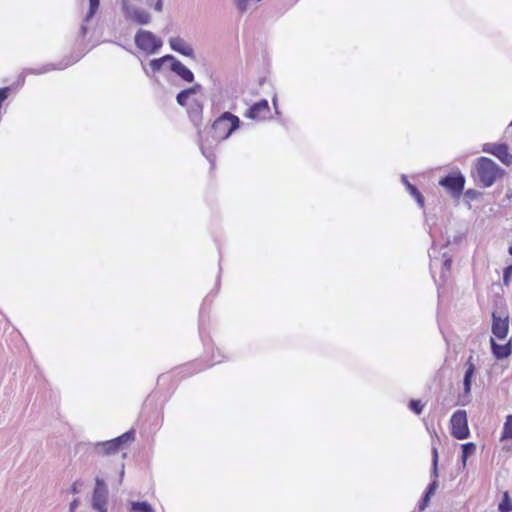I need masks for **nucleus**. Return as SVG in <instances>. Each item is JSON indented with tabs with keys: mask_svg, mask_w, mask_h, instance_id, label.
Returning a JSON list of instances; mask_svg holds the SVG:
<instances>
[{
	"mask_svg": "<svg viewBox=\"0 0 512 512\" xmlns=\"http://www.w3.org/2000/svg\"><path fill=\"white\" fill-rule=\"evenodd\" d=\"M479 196V192L474 189H468L465 191V197L475 200Z\"/></svg>",
	"mask_w": 512,
	"mask_h": 512,
	"instance_id": "37",
	"label": "nucleus"
},
{
	"mask_svg": "<svg viewBox=\"0 0 512 512\" xmlns=\"http://www.w3.org/2000/svg\"><path fill=\"white\" fill-rule=\"evenodd\" d=\"M512 511V499L508 492H504L502 499L498 505V512H511Z\"/></svg>",
	"mask_w": 512,
	"mask_h": 512,
	"instance_id": "27",
	"label": "nucleus"
},
{
	"mask_svg": "<svg viewBox=\"0 0 512 512\" xmlns=\"http://www.w3.org/2000/svg\"><path fill=\"white\" fill-rule=\"evenodd\" d=\"M108 487L105 480L100 477L95 478V486L92 493L91 506L97 512H107Z\"/></svg>",
	"mask_w": 512,
	"mask_h": 512,
	"instance_id": "7",
	"label": "nucleus"
},
{
	"mask_svg": "<svg viewBox=\"0 0 512 512\" xmlns=\"http://www.w3.org/2000/svg\"><path fill=\"white\" fill-rule=\"evenodd\" d=\"M490 344H491L492 354L497 360L506 359L512 354L511 341L507 342L506 344H498V343H496L494 338H491Z\"/></svg>",
	"mask_w": 512,
	"mask_h": 512,
	"instance_id": "20",
	"label": "nucleus"
},
{
	"mask_svg": "<svg viewBox=\"0 0 512 512\" xmlns=\"http://www.w3.org/2000/svg\"><path fill=\"white\" fill-rule=\"evenodd\" d=\"M262 0H234V5L238 12L245 13L248 10V5L251 3H259Z\"/></svg>",
	"mask_w": 512,
	"mask_h": 512,
	"instance_id": "30",
	"label": "nucleus"
},
{
	"mask_svg": "<svg viewBox=\"0 0 512 512\" xmlns=\"http://www.w3.org/2000/svg\"><path fill=\"white\" fill-rule=\"evenodd\" d=\"M401 182L405 186L409 194L415 199L420 208H424L425 198L418 190V188L409 182L408 177L405 174L401 175Z\"/></svg>",
	"mask_w": 512,
	"mask_h": 512,
	"instance_id": "21",
	"label": "nucleus"
},
{
	"mask_svg": "<svg viewBox=\"0 0 512 512\" xmlns=\"http://www.w3.org/2000/svg\"><path fill=\"white\" fill-rule=\"evenodd\" d=\"M429 256H431V254H429ZM431 260H430V269L432 270L434 266H436L439 262V259L438 258H432L430 257Z\"/></svg>",
	"mask_w": 512,
	"mask_h": 512,
	"instance_id": "40",
	"label": "nucleus"
},
{
	"mask_svg": "<svg viewBox=\"0 0 512 512\" xmlns=\"http://www.w3.org/2000/svg\"><path fill=\"white\" fill-rule=\"evenodd\" d=\"M130 512H155V509L148 501H131Z\"/></svg>",
	"mask_w": 512,
	"mask_h": 512,
	"instance_id": "25",
	"label": "nucleus"
},
{
	"mask_svg": "<svg viewBox=\"0 0 512 512\" xmlns=\"http://www.w3.org/2000/svg\"><path fill=\"white\" fill-rule=\"evenodd\" d=\"M189 97L190 95L188 94L186 89H183L176 95V102L179 106L185 107L187 106Z\"/></svg>",
	"mask_w": 512,
	"mask_h": 512,
	"instance_id": "33",
	"label": "nucleus"
},
{
	"mask_svg": "<svg viewBox=\"0 0 512 512\" xmlns=\"http://www.w3.org/2000/svg\"><path fill=\"white\" fill-rule=\"evenodd\" d=\"M451 435L458 439L464 440L470 436V431L467 422V413L465 410L455 411L450 419Z\"/></svg>",
	"mask_w": 512,
	"mask_h": 512,
	"instance_id": "8",
	"label": "nucleus"
},
{
	"mask_svg": "<svg viewBox=\"0 0 512 512\" xmlns=\"http://www.w3.org/2000/svg\"><path fill=\"white\" fill-rule=\"evenodd\" d=\"M203 109V103L198 99H194L187 109L188 116L197 129L201 128L203 122Z\"/></svg>",
	"mask_w": 512,
	"mask_h": 512,
	"instance_id": "18",
	"label": "nucleus"
},
{
	"mask_svg": "<svg viewBox=\"0 0 512 512\" xmlns=\"http://www.w3.org/2000/svg\"><path fill=\"white\" fill-rule=\"evenodd\" d=\"M209 79L213 83V85H216L217 77L213 73L210 74Z\"/></svg>",
	"mask_w": 512,
	"mask_h": 512,
	"instance_id": "42",
	"label": "nucleus"
},
{
	"mask_svg": "<svg viewBox=\"0 0 512 512\" xmlns=\"http://www.w3.org/2000/svg\"><path fill=\"white\" fill-rule=\"evenodd\" d=\"M197 130H198V136H199L198 144H199L201 153L209 161V163L211 164V167L213 168L215 165V158H216L214 150L218 146V144L223 140L218 139V136L215 133H213L211 136L207 135L206 137H204L201 128H199Z\"/></svg>",
	"mask_w": 512,
	"mask_h": 512,
	"instance_id": "9",
	"label": "nucleus"
},
{
	"mask_svg": "<svg viewBox=\"0 0 512 512\" xmlns=\"http://www.w3.org/2000/svg\"><path fill=\"white\" fill-rule=\"evenodd\" d=\"M209 296L210 295H207L205 297V299L203 300V303H202V306H201L200 312H199V333H200V336H201L203 342H204L203 332H204V329H205L204 306L208 302Z\"/></svg>",
	"mask_w": 512,
	"mask_h": 512,
	"instance_id": "28",
	"label": "nucleus"
},
{
	"mask_svg": "<svg viewBox=\"0 0 512 512\" xmlns=\"http://www.w3.org/2000/svg\"><path fill=\"white\" fill-rule=\"evenodd\" d=\"M134 439L135 431L131 429L114 439L96 442L94 444V452L98 455H113Z\"/></svg>",
	"mask_w": 512,
	"mask_h": 512,
	"instance_id": "3",
	"label": "nucleus"
},
{
	"mask_svg": "<svg viewBox=\"0 0 512 512\" xmlns=\"http://www.w3.org/2000/svg\"><path fill=\"white\" fill-rule=\"evenodd\" d=\"M169 46L170 48L189 58H195V52L191 45H189L183 38L181 37H171L169 39Z\"/></svg>",
	"mask_w": 512,
	"mask_h": 512,
	"instance_id": "16",
	"label": "nucleus"
},
{
	"mask_svg": "<svg viewBox=\"0 0 512 512\" xmlns=\"http://www.w3.org/2000/svg\"><path fill=\"white\" fill-rule=\"evenodd\" d=\"M120 5L126 20L137 25H147L151 22V14L142 8L132 5L129 0H122Z\"/></svg>",
	"mask_w": 512,
	"mask_h": 512,
	"instance_id": "5",
	"label": "nucleus"
},
{
	"mask_svg": "<svg viewBox=\"0 0 512 512\" xmlns=\"http://www.w3.org/2000/svg\"><path fill=\"white\" fill-rule=\"evenodd\" d=\"M86 23L87 22L83 21V23H82V25L80 27V34H81L82 37H85L87 32H88V28L86 26Z\"/></svg>",
	"mask_w": 512,
	"mask_h": 512,
	"instance_id": "38",
	"label": "nucleus"
},
{
	"mask_svg": "<svg viewBox=\"0 0 512 512\" xmlns=\"http://www.w3.org/2000/svg\"><path fill=\"white\" fill-rule=\"evenodd\" d=\"M475 451L476 445L473 442H467L461 445V463L463 468L466 467L468 458L472 456Z\"/></svg>",
	"mask_w": 512,
	"mask_h": 512,
	"instance_id": "24",
	"label": "nucleus"
},
{
	"mask_svg": "<svg viewBox=\"0 0 512 512\" xmlns=\"http://www.w3.org/2000/svg\"><path fill=\"white\" fill-rule=\"evenodd\" d=\"M203 87L199 83H194L191 87L186 88V91L190 96L200 93Z\"/></svg>",
	"mask_w": 512,
	"mask_h": 512,
	"instance_id": "36",
	"label": "nucleus"
},
{
	"mask_svg": "<svg viewBox=\"0 0 512 512\" xmlns=\"http://www.w3.org/2000/svg\"><path fill=\"white\" fill-rule=\"evenodd\" d=\"M408 407L416 415H420L424 409V404L420 400L412 399L409 401Z\"/></svg>",
	"mask_w": 512,
	"mask_h": 512,
	"instance_id": "32",
	"label": "nucleus"
},
{
	"mask_svg": "<svg viewBox=\"0 0 512 512\" xmlns=\"http://www.w3.org/2000/svg\"><path fill=\"white\" fill-rule=\"evenodd\" d=\"M79 485H81V483L79 481H75L72 486H71V492L76 494L79 492Z\"/></svg>",
	"mask_w": 512,
	"mask_h": 512,
	"instance_id": "39",
	"label": "nucleus"
},
{
	"mask_svg": "<svg viewBox=\"0 0 512 512\" xmlns=\"http://www.w3.org/2000/svg\"><path fill=\"white\" fill-rule=\"evenodd\" d=\"M452 265V257L449 256L447 253H443V260H442V271H441V278L444 279L446 277V272H449Z\"/></svg>",
	"mask_w": 512,
	"mask_h": 512,
	"instance_id": "31",
	"label": "nucleus"
},
{
	"mask_svg": "<svg viewBox=\"0 0 512 512\" xmlns=\"http://www.w3.org/2000/svg\"><path fill=\"white\" fill-rule=\"evenodd\" d=\"M240 118L229 111L223 112L211 125V130L223 141L228 139L241 126Z\"/></svg>",
	"mask_w": 512,
	"mask_h": 512,
	"instance_id": "2",
	"label": "nucleus"
},
{
	"mask_svg": "<svg viewBox=\"0 0 512 512\" xmlns=\"http://www.w3.org/2000/svg\"><path fill=\"white\" fill-rule=\"evenodd\" d=\"M136 47L147 55H154L163 46L161 38L149 30L139 29L134 37Z\"/></svg>",
	"mask_w": 512,
	"mask_h": 512,
	"instance_id": "4",
	"label": "nucleus"
},
{
	"mask_svg": "<svg viewBox=\"0 0 512 512\" xmlns=\"http://www.w3.org/2000/svg\"><path fill=\"white\" fill-rule=\"evenodd\" d=\"M512 277V264L508 265L503 270V284L509 285Z\"/></svg>",
	"mask_w": 512,
	"mask_h": 512,
	"instance_id": "34",
	"label": "nucleus"
},
{
	"mask_svg": "<svg viewBox=\"0 0 512 512\" xmlns=\"http://www.w3.org/2000/svg\"><path fill=\"white\" fill-rule=\"evenodd\" d=\"M503 174L504 170L492 159L482 156L476 160L473 176L483 188L491 187Z\"/></svg>",
	"mask_w": 512,
	"mask_h": 512,
	"instance_id": "1",
	"label": "nucleus"
},
{
	"mask_svg": "<svg viewBox=\"0 0 512 512\" xmlns=\"http://www.w3.org/2000/svg\"><path fill=\"white\" fill-rule=\"evenodd\" d=\"M169 70L184 82L193 83L195 80L194 73L175 56H173V60L169 65Z\"/></svg>",
	"mask_w": 512,
	"mask_h": 512,
	"instance_id": "15",
	"label": "nucleus"
},
{
	"mask_svg": "<svg viewBox=\"0 0 512 512\" xmlns=\"http://www.w3.org/2000/svg\"><path fill=\"white\" fill-rule=\"evenodd\" d=\"M437 488L438 484H436L435 482L428 484L421 499L418 502L419 511H424L428 507L431 497L435 494Z\"/></svg>",
	"mask_w": 512,
	"mask_h": 512,
	"instance_id": "22",
	"label": "nucleus"
},
{
	"mask_svg": "<svg viewBox=\"0 0 512 512\" xmlns=\"http://www.w3.org/2000/svg\"><path fill=\"white\" fill-rule=\"evenodd\" d=\"M465 176L460 172H451L442 177L439 185L443 187L453 197H459L465 187Z\"/></svg>",
	"mask_w": 512,
	"mask_h": 512,
	"instance_id": "6",
	"label": "nucleus"
},
{
	"mask_svg": "<svg viewBox=\"0 0 512 512\" xmlns=\"http://www.w3.org/2000/svg\"><path fill=\"white\" fill-rule=\"evenodd\" d=\"M431 456H432V459H431V472H430L431 481H430V483L435 482L436 484L439 485L438 480H437L439 477V469H438L439 454H438V449L435 446H433L431 449Z\"/></svg>",
	"mask_w": 512,
	"mask_h": 512,
	"instance_id": "23",
	"label": "nucleus"
},
{
	"mask_svg": "<svg viewBox=\"0 0 512 512\" xmlns=\"http://www.w3.org/2000/svg\"><path fill=\"white\" fill-rule=\"evenodd\" d=\"M219 273H221V269L219 270ZM221 276L218 274L217 280H216V286L218 287L220 285Z\"/></svg>",
	"mask_w": 512,
	"mask_h": 512,
	"instance_id": "44",
	"label": "nucleus"
},
{
	"mask_svg": "<svg viewBox=\"0 0 512 512\" xmlns=\"http://www.w3.org/2000/svg\"><path fill=\"white\" fill-rule=\"evenodd\" d=\"M272 102H273V105H274L276 113L279 114V110H278V107H277V98H276V96L273 97Z\"/></svg>",
	"mask_w": 512,
	"mask_h": 512,
	"instance_id": "43",
	"label": "nucleus"
},
{
	"mask_svg": "<svg viewBox=\"0 0 512 512\" xmlns=\"http://www.w3.org/2000/svg\"><path fill=\"white\" fill-rule=\"evenodd\" d=\"M500 439H501V441L508 440V439L512 440V415L511 414L506 416Z\"/></svg>",
	"mask_w": 512,
	"mask_h": 512,
	"instance_id": "26",
	"label": "nucleus"
},
{
	"mask_svg": "<svg viewBox=\"0 0 512 512\" xmlns=\"http://www.w3.org/2000/svg\"><path fill=\"white\" fill-rule=\"evenodd\" d=\"M492 334L499 340H504L509 331V317H501L496 312L492 313Z\"/></svg>",
	"mask_w": 512,
	"mask_h": 512,
	"instance_id": "13",
	"label": "nucleus"
},
{
	"mask_svg": "<svg viewBox=\"0 0 512 512\" xmlns=\"http://www.w3.org/2000/svg\"><path fill=\"white\" fill-rule=\"evenodd\" d=\"M78 506V500L77 499H74L70 505H69V508H70V511L73 512Z\"/></svg>",
	"mask_w": 512,
	"mask_h": 512,
	"instance_id": "41",
	"label": "nucleus"
},
{
	"mask_svg": "<svg viewBox=\"0 0 512 512\" xmlns=\"http://www.w3.org/2000/svg\"><path fill=\"white\" fill-rule=\"evenodd\" d=\"M123 477H124V466H122V470L120 472V483L122 482Z\"/></svg>",
	"mask_w": 512,
	"mask_h": 512,
	"instance_id": "45",
	"label": "nucleus"
},
{
	"mask_svg": "<svg viewBox=\"0 0 512 512\" xmlns=\"http://www.w3.org/2000/svg\"><path fill=\"white\" fill-rule=\"evenodd\" d=\"M79 59H80V57H69L67 59L61 60L57 64H52V63L46 64V65H43L42 67H40L38 69L26 68L24 70V73L25 74L40 75V74H44V73H47V72H50V71H53V70H64L67 67L71 66L72 64L78 62Z\"/></svg>",
	"mask_w": 512,
	"mask_h": 512,
	"instance_id": "12",
	"label": "nucleus"
},
{
	"mask_svg": "<svg viewBox=\"0 0 512 512\" xmlns=\"http://www.w3.org/2000/svg\"><path fill=\"white\" fill-rule=\"evenodd\" d=\"M223 359H224V356L221 354L220 350L217 349V355H215L214 353L212 354L210 364L203 366V367H196V366H198L197 362L189 363L186 366L181 368L180 373H183V376H190V375H193L194 373L202 371L203 369H205L207 367L221 363L223 361Z\"/></svg>",
	"mask_w": 512,
	"mask_h": 512,
	"instance_id": "17",
	"label": "nucleus"
},
{
	"mask_svg": "<svg viewBox=\"0 0 512 512\" xmlns=\"http://www.w3.org/2000/svg\"><path fill=\"white\" fill-rule=\"evenodd\" d=\"M482 152L495 156L506 166L512 164V155L506 143H485L482 145Z\"/></svg>",
	"mask_w": 512,
	"mask_h": 512,
	"instance_id": "11",
	"label": "nucleus"
},
{
	"mask_svg": "<svg viewBox=\"0 0 512 512\" xmlns=\"http://www.w3.org/2000/svg\"><path fill=\"white\" fill-rule=\"evenodd\" d=\"M100 6V0H89V10L84 18L85 22H89L96 12L98 11Z\"/></svg>",
	"mask_w": 512,
	"mask_h": 512,
	"instance_id": "29",
	"label": "nucleus"
},
{
	"mask_svg": "<svg viewBox=\"0 0 512 512\" xmlns=\"http://www.w3.org/2000/svg\"><path fill=\"white\" fill-rule=\"evenodd\" d=\"M508 253H509L510 256H512V244L508 248Z\"/></svg>",
	"mask_w": 512,
	"mask_h": 512,
	"instance_id": "46",
	"label": "nucleus"
},
{
	"mask_svg": "<svg viewBox=\"0 0 512 512\" xmlns=\"http://www.w3.org/2000/svg\"><path fill=\"white\" fill-rule=\"evenodd\" d=\"M465 371L463 376V394L459 397V404L466 405L470 402V394L472 389V381L476 373V365L473 356L470 355L465 362Z\"/></svg>",
	"mask_w": 512,
	"mask_h": 512,
	"instance_id": "10",
	"label": "nucleus"
},
{
	"mask_svg": "<svg viewBox=\"0 0 512 512\" xmlns=\"http://www.w3.org/2000/svg\"><path fill=\"white\" fill-rule=\"evenodd\" d=\"M146 3L157 12H161L163 10V0H146Z\"/></svg>",
	"mask_w": 512,
	"mask_h": 512,
	"instance_id": "35",
	"label": "nucleus"
},
{
	"mask_svg": "<svg viewBox=\"0 0 512 512\" xmlns=\"http://www.w3.org/2000/svg\"><path fill=\"white\" fill-rule=\"evenodd\" d=\"M270 112L269 103L266 99H261L251 105L245 112V117L252 120L266 119L267 114Z\"/></svg>",
	"mask_w": 512,
	"mask_h": 512,
	"instance_id": "14",
	"label": "nucleus"
},
{
	"mask_svg": "<svg viewBox=\"0 0 512 512\" xmlns=\"http://www.w3.org/2000/svg\"><path fill=\"white\" fill-rule=\"evenodd\" d=\"M173 56L172 54H166L160 58H154L152 59L150 62H149V67L146 68L144 65H143V70L145 72V74L148 76V77H151L153 76L154 74L158 73L161 71V69L163 68V66L168 63V66L171 64L172 60H173Z\"/></svg>",
	"mask_w": 512,
	"mask_h": 512,
	"instance_id": "19",
	"label": "nucleus"
}]
</instances>
